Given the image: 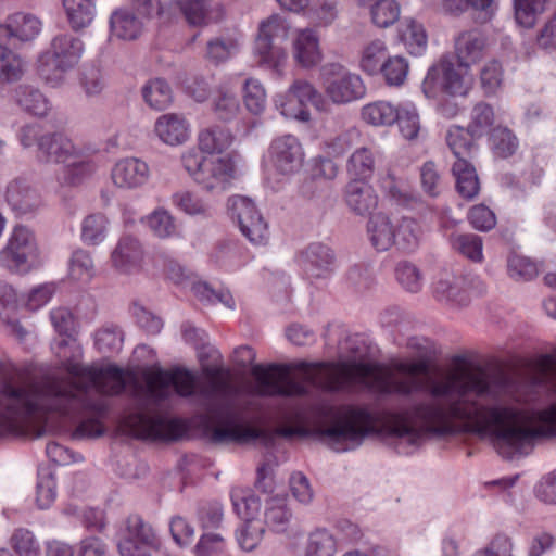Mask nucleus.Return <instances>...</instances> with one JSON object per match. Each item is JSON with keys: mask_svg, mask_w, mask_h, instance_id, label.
<instances>
[{"mask_svg": "<svg viewBox=\"0 0 556 556\" xmlns=\"http://www.w3.org/2000/svg\"><path fill=\"white\" fill-rule=\"evenodd\" d=\"M425 359L401 361L389 369L356 362L287 365V397L309 394L312 387L339 392L366 387L381 394L425 399L387 416L391 435L415 445L426 434L457 430L491 441L504 458L530 452L541 439L556 437V402L540 409L527 405V383L505 374L456 370L438 377L427 375Z\"/></svg>", "mask_w": 556, "mask_h": 556, "instance_id": "nucleus-1", "label": "nucleus"}, {"mask_svg": "<svg viewBox=\"0 0 556 556\" xmlns=\"http://www.w3.org/2000/svg\"><path fill=\"white\" fill-rule=\"evenodd\" d=\"M60 368L68 377L51 376L24 384L16 368L3 374L0 381V434L27 435L37 431V420L46 413L74 417L90 414L76 426L73 438L89 439L103 434L101 418L109 408L105 395L119 394L125 388L123 371L114 366H86L64 359Z\"/></svg>", "mask_w": 556, "mask_h": 556, "instance_id": "nucleus-2", "label": "nucleus"}, {"mask_svg": "<svg viewBox=\"0 0 556 556\" xmlns=\"http://www.w3.org/2000/svg\"><path fill=\"white\" fill-rule=\"evenodd\" d=\"M233 136L225 127L210 126L198 135V147L180 154V164L188 176L205 192L220 194L238 178L235 155L227 152Z\"/></svg>", "mask_w": 556, "mask_h": 556, "instance_id": "nucleus-3", "label": "nucleus"}, {"mask_svg": "<svg viewBox=\"0 0 556 556\" xmlns=\"http://www.w3.org/2000/svg\"><path fill=\"white\" fill-rule=\"evenodd\" d=\"M199 393L208 409L206 431L213 442L247 443L261 437L262 431L252 424L250 416L253 401L240 394L228 381L213 375Z\"/></svg>", "mask_w": 556, "mask_h": 556, "instance_id": "nucleus-4", "label": "nucleus"}, {"mask_svg": "<svg viewBox=\"0 0 556 556\" xmlns=\"http://www.w3.org/2000/svg\"><path fill=\"white\" fill-rule=\"evenodd\" d=\"M174 392L184 397L192 395L195 392V376L181 368L148 372L146 384L137 394V407L125 417V426L137 437H164L170 425L156 408Z\"/></svg>", "mask_w": 556, "mask_h": 556, "instance_id": "nucleus-5", "label": "nucleus"}, {"mask_svg": "<svg viewBox=\"0 0 556 556\" xmlns=\"http://www.w3.org/2000/svg\"><path fill=\"white\" fill-rule=\"evenodd\" d=\"M377 418L366 406L323 404L314 412L312 432L336 452L359 446L376 431Z\"/></svg>", "mask_w": 556, "mask_h": 556, "instance_id": "nucleus-6", "label": "nucleus"}, {"mask_svg": "<svg viewBox=\"0 0 556 556\" xmlns=\"http://www.w3.org/2000/svg\"><path fill=\"white\" fill-rule=\"evenodd\" d=\"M85 50L80 38L70 33L55 35L49 48L37 60V73L50 87L59 88L67 83L68 74L78 65Z\"/></svg>", "mask_w": 556, "mask_h": 556, "instance_id": "nucleus-7", "label": "nucleus"}, {"mask_svg": "<svg viewBox=\"0 0 556 556\" xmlns=\"http://www.w3.org/2000/svg\"><path fill=\"white\" fill-rule=\"evenodd\" d=\"M472 81L469 68L443 56L428 70L421 87L429 99H437L440 94L464 97L471 89Z\"/></svg>", "mask_w": 556, "mask_h": 556, "instance_id": "nucleus-8", "label": "nucleus"}, {"mask_svg": "<svg viewBox=\"0 0 556 556\" xmlns=\"http://www.w3.org/2000/svg\"><path fill=\"white\" fill-rule=\"evenodd\" d=\"M320 80L325 98L330 104L345 105L361 100L366 86L359 74L340 63H328L321 67Z\"/></svg>", "mask_w": 556, "mask_h": 556, "instance_id": "nucleus-9", "label": "nucleus"}, {"mask_svg": "<svg viewBox=\"0 0 556 556\" xmlns=\"http://www.w3.org/2000/svg\"><path fill=\"white\" fill-rule=\"evenodd\" d=\"M275 103L281 115L304 123L311 119L307 104L319 112H328L325 93H321L311 81L301 78L290 85L286 94L278 96Z\"/></svg>", "mask_w": 556, "mask_h": 556, "instance_id": "nucleus-10", "label": "nucleus"}, {"mask_svg": "<svg viewBox=\"0 0 556 556\" xmlns=\"http://www.w3.org/2000/svg\"><path fill=\"white\" fill-rule=\"evenodd\" d=\"M160 540L152 526L140 516H129L119 530L121 556H152L160 548Z\"/></svg>", "mask_w": 556, "mask_h": 556, "instance_id": "nucleus-11", "label": "nucleus"}, {"mask_svg": "<svg viewBox=\"0 0 556 556\" xmlns=\"http://www.w3.org/2000/svg\"><path fill=\"white\" fill-rule=\"evenodd\" d=\"M37 159L43 164L65 165L71 162L72 166H78L84 173L92 169V165L79 155V151L72 140L60 132L41 135L38 142Z\"/></svg>", "mask_w": 556, "mask_h": 556, "instance_id": "nucleus-12", "label": "nucleus"}, {"mask_svg": "<svg viewBox=\"0 0 556 556\" xmlns=\"http://www.w3.org/2000/svg\"><path fill=\"white\" fill-rule=\"evenodd\" d=\"M228 210L249 241L258 242L268 239L267 225L250 198L243 195L229 198Z\"/></svg>", "mask_w": 556, "mask_h": 556, "instance_id": "nucleus-13", "label": "nucleus"}, {"mask_svg": "<svg viewBox=\"0 0 556 556\" xmlns=\"http://www.w3.org/2000/svg\"><path fill=\"white\" fill-rule=\"evenodd\" d=\"M270 160L279 174L293 175L301 168L304 161L301 142L293 135H283L276 138L270 146Z\"/></svg>", "mask_w": 556, "mask_h": 556, "instance_id": "nucleus-14", "label": "nucleus"}, {"mask_svg": "<svg viewBox=\"0 0 556 556\" xmlns=\"http://www.w3.org/2000/svg\"><path fill=\"white\" fill-rule=\"evenodd\" d=\"M433 296L441 303L453 307L466 306L468 296L465 291V277L450 269H441L431 282Z\"/></svg>", "mask_w": 556, "mask_h": 556, "instance_id": "nucleus-15", "label": "nucleus"}, {"mask_svg": "<svg viewBox=\"0 0 556 556\" xmlns=\"http://www.w3.org/2000/svg\"><path fill=\"white\" fill-rule=\"evenodd\" d=\"M4 200L20 216L33 214L41 205L38 190L24 178H15L7 185Z\"/></svg>", "mask_w": 556, "mask_h": 556, "instance_id": "nucleus-16", "label": "nucleus"}, {"mask_svg": "<svg viewBox=\"0 0 556 556\" xmlns=\"http://www.w3.org/2000/svg\"><path fill=\"white\" fill-rule=\"evenodd\" d=\"M150 177V167L141 159L124 157L118 160L111 172V178L119 189L134 190L142 187Z\"/></svg>", "mask_w": 556, "mask_h": 556, "instance_id": "nucleus-17", "label": "nucleus"}, {"mask_svg": "<svg viewBox=\"0 0 556 556\" xmlns=\"http://www.w3.org/2000/svg\"><path fill=\"white\" fill-rule=\"evenodd\" d=\"M41 28L42 23L37 16L17 12L0 22V41L30 42L39 36Z\"/></svg>", "mask_w": 556, "mask_h": 556, "instance_id": "nucleus-18", "label": "nucleus"}, {"mask_svg": "<svg viewBox=\"0 0 556 556\" xmlns=\"http://www.w3.org/2000/svg\"><path fill=\"white\" fill-rule=\"evenodd\" d=\"M176 5L188 25L205 27L222 20L224 12L213 0H177Z\"/></svg>", "mask_w": 556, "mask_h": 556, "instance_id": "nucleus-19", "label": "nucleus"}, {"mask_svg": "<svg viewBox=\"0 0 556 556\" xmlns=\"http://www.w3.org/2000/svg\"><path fill=\"white\" fill-rule=\"evenodd\" d=\"M154 134L160 141L167 146H180L190 137V124L181 114L166 113L156 118Z\"/></svg>", "mask_w": 556, "mask_h": 556, "instance_id": "nucleus-20", "label": "nucleus"}, {"mask_svg": "<svg viewBox=\"0 0 556 556\" xmlns=\"http://www.w3.org/2000/svg\"><path fill=\"white\" fill-rule=\"evenodd\" d=\"M488 48V38L476 30L464 31L455 39L457 62L469 70L485 56Z\"/></svg>", "mask_w": 556, "mask_h": 556, "instance_id": "nucleus-21", "label": "nucleus"}, {"mask_svg": "<svg viewBox=\"0 0 556 556\" xmlns=\"http://www.w3.org/2000/svg\"><path fill=\"white\" fill-rule=\"evenodd\" d=\"M143 22L129 8H117L109 18L110 37L118 40H136L143 33Z\"/></svg>", "mask_w": 556, "mask_h": 556, "instance_id": "nucleus-22", "label": "nucleus"}, {"mask_svg": "<svg viewBox=\"0 0 556 556\" xmlns=\"http://www.w3.org/2000/svg\"><path fill=\"white\" fill-rule=\"evenodd\" d=\"M292 54L302 67L311 68L321 61L319 38L312 29H300L292 39Z\"/></svg>", "mask_w": 556, "mask_h": 556, "instance_id": "nucleus-23", "label": "nucleus"}, {"mask_svg": "<svg viewBox=\"0 0 556 556\" xmlns=\"http://www.w3.org/2000/svg\"><path fill=\"white\" fill-rule=\"evenodd\" d=\"M0 261L11 271L27 274L41 264L35 245H5L0 252Z\"/></svg>", "mask_w": 556, "mask_h": 556, "instance_id": "nucleus-24", "label": "nucleus"}, {"mask_svg": "<svg viewBox=\"0 0 556 556\" xmlns=\"http://www.w3.org/2000/svg\"><path fill=\"white\" fill-rule=\"evenodd\" d=\"M66 21L75 33L90 27L97 15L94 0H61Z\"/></svg>", "mask_w": 556, "mask_h": 556, "instance_id": "nucleus-25", "label": "nucleus"}, {"mask_svg": "<svg viewBox=\"0 0 556 556\" xmlns=\"http://www.w3.org/2000/svg\"><path fill=\"white\" fill-rule=\"evenodd\" d=\"M292 517V510L290 509L288 498L285 495H273L265 501L264 522L273 531L285 532L288 529Z\"/></svg>", "mask_w": 556, "mask_h": 556, "instance_id": "nucleus-26", "label": "nucleus"}, {"mask_svg": "<svg viewBox=\"0 0 556 556\" xmlns=\"http://www.w3.org/2000/svg\"><path fill=\"white\" fill-rule=\"evenodd\" d=\"M346 203L359 215L371 214L378 204V198L371 186L363 180H353L346 186Z\"/></svg>", "mask_w": 556, "mask_h": 556, "instance_id": "nucleus-27", "label": "nucleus"}, {"mask_svg": "<svg viewBox=\"0 0 556 556\" xmlns=\"http://www.w3.org/2000/svg\"><path fill=\"white\" fill-rule=\"evenodd\" d=\"M253 56L261 67L281 74L287 63L288 53L278 42L254 39Z\"/></svg>", "mask_w": 556, "mask_h": 556, "instance_id": "nucleus-28", "label": "nucleus"}, {"mask_svg": "<svg viewBox=\"0 0 556 556\" xmlns=\"http://www.w3.org/2000/svg\"><path fill=\"white\" fill-rule=\"evenodd\" d=\"M400 40L413 55H421L428 45V36L424 25L414 20L405 18L399 28Z\"/></svg>", "mask_w": 556, "mask_h": 556, "instance_id": "nucleus-29", "label": "nucleus"}, {"mask_svg": "<svg viewBox=\"0 0 556 556\" xmlns=\"http://www.w3.org/2000/svg\"><path fill=\"white\" fill-rule=\"evenodd\" d=\"M388 56V46L386 41L376 38L363 46L359 53L358 66L369 75H377Z\"/></svg>", "mask_w": 556, "mask_h": 556, "instance_id": "nucleus-30", "label": "nucleus"}, {"mask_svg": "<svg viewBox=\"0 0 556 556\" xmlns=\"http://www.w3.org/2000/svg\"><path fill=\"white\" fill-rule=\"evenodd\" d=\"M506 270L511 280L516 282H528L539 276L540 264L511 250L507 256Z\"/></svg>", "mask_w": 556, "mask_h": 556, "instance_id": "nucleus-31", "label": "nucleus"}, {"mask_svg": "<svg viewBox=\"0 0 556 556\" xmlns=\"http://www.w3.org/2000/svg\"><path fill=\"white\" fill-rule=\"evenodd\" d=\"M496 121L497 116L492 105L485 102L475 104L470 112V119L467 125L470 137L480 138L490 131H493Z\"/></svg>", "mask_w": 556, "mask_h": 556, "instance_id": "nucleus-32", "label": "nucleus"}, {"mask_svg": "<svg viewBox=\"0 0 556 556\" xmlns=\"http://www.w3.org/2000/svg\"><path fill=\"white\" fill-rule=\"evenodd\" d=\"M452 170L456 178V189L458 193L465 199H473L480 190L476 169L467 160H460L455 161Z\"/></svg>", "mask_w": 556, "mask_h": 556, "instance_id": "nucleus-33", "label": "nucleus"}, {"mask_svg": "<svg viewBox=\"0 0 556 556\" xmlns=\"http://www.w3.org/2000/svg\"><path fill=\"white\" fill-rule=\"evenodd\" d=\"M172 203L179 211L190 216L208 218L213 215L211 205L198 193L179 190L172 195Z\"/></svg>", "mask_w": 556, "mask_h": 556, "instance_id": "nucleus-34", "label": "nucleus"}, {"mask_svg": "<svg viewBox=\"0 0 556 556\" xmlns=\"http://www.w3.org/2000/svg\"><path fill=\"white\" fill-rule=\"evenodd\" d=\"M23 58L0 43V84H12L18 81L25 73Z\"/></svg>", "mask_w": 556, "mask_h": 556, "instance_id": "nucleus-35", "label": "nucleus"}, {"mask_svg": "<svg viewBox=\"0 0 556 556\" xmlns=\"http://www.w3.org/2000/svg\"><path fill=\"white\" fill-rule=\"evenodd\" d=\"M213 111L222 121H231L240 112V101L232 88L220 86L216 90L213 101Z\"/></svg>", "mask_w": 556, "mask_h": 556, "instance_id": "nucleus-36", "label": "nucleus"}, {"mask_svg": "<svg viewBox=\"0 0 556 556\" xmlns=\"http://www.w3.org/2000/svg\"><path fill=\"white\" fill-rule=\"evenodd\" d=\"M142 220L159 239H170L178 235L175 217L167 210L156 208Z\"/></svg>", "mask_w": 556, "mask_h": 556, "instance_id": "nucleus-37", "label": "nucleus"}, {"mask_svg": "<svg viewBox=\"0 0 556 556\" xmlns=\"http://www.w3.org/2000/svg\"><path fill=\"white\" fill-rule=\"evenodd\" d=\"M142 252L139 245H116L111 253L113 267L122 274H132L139 270Z\"/></svg>", "mask_w": 556, "mask_h": 556, "instance_id": "nucleus-38", "label": "nucleus"}, {"mask_svg": "<svg viewBox=\"0 0 556 556\" xmlns=\"http://www.w3.org/2000/svg\"><path fill=\"white\" fill-rule=\"evenodd\" d=\"M290 24L279 14H271L258 23L255 39L280 42L288 39Z\"/></svg>", "mask_w": 556, "mask_h": 556, "instance_id": "nucleus-39", "label": "nucleus"}, {"mask_svg": "<svg viewBox=\"0 0 556 556\" xmlns=\"http://www.w3.org/2000/svg\"><path fill=\"white\" fill-rule=\"evenodd\" d=\"M241 47V36L226 35L213 38L207 42L206 56L215 62H225L236 55Z\"/></svg>", "mask_w": 556, "mask_h": 556, "instance_id": "nucleus-40", "label": "nucleus"}, {"mask_svg": "<svg viewBox=\"0 0 556 556\" xmlns=\"http://www.w3.org/2000/svg\"><path fill=\"white\" fill-rule=\"evenodd\" d=\"M16 101L23 110L35 116H46L50 110V103L43 93L30 86H21L16 90Z\"/></svg>", "mask_w": 556, "mask_h": 556, "instance_id": "nucleus-41", "label": "nucleus"}, {"mask_svg": "<svg viewBox=\"0 0 556 556\" xmlns=\"http://www.w3.org/2000/svg\"><path fill=\"white\" fill-rule=\"evenodd\" d=\"M242 98L245 109L253 115L265 111L267 94L263 84L253 77L247 78L242 86Z\"/></svg>", "mask_w": 556, "mask_h": 556, "instance_id": "nucleus-42", "label": "nucleus"}, {"mask_svg": "<svg viewBox=\"0 0 556 556\" xmlns=\"http://www.w3.org/2000/svg\"><path fill=\"white\" fill-rule=\"evenodd\" d=\"M368 9L371 23L379 28L390 27L401 15V5L396 0H376Z\"/></svg>", "mask_w": 556, "mask_h": 556, "instance_id": "nucleus-43", "label": "nucleus"}, {"mask_svg": "<svg viewBox=\"0 0 556 556\" xmlns=\"http://www.w3.org/2000/svg\"><path fill=\"white\" fill-rule=\"evenodd\" d=\"M231 502L238 516L244 521H255L254 517L261 508L260 500L249 489L233 488Z\"/></svg>", "mask_w": 556, "mask_h": 556, "instance_id": "nucleus-44", "label": "nucleus"}, {"mask_svg": "<svg viewBox=\"0 0 556 556\" xmlns=\"http://www.w3.org/2000/svg\"><path fill=\"white\" fill-rule=\"evenodd\" d=\"M146 103L155 110L166 109L173 101L169 85L161 78L149 81L142 89Z\"/></svg>", "mask_w": 556, "mask_h": 556, "instance_id": "nucleus-45", "label": "nucleus"}, {"mask_svg": "<svg viewBox=\"0 0 556 556\" xmlns=\"http://www.w3.org/2000/svg\"><path fill=\"white\" fill-rule=\"evenodd\" d=\"M362 116L374 126H390L396 121L397 106L386 101L374 102L363 108Z\"/></svg>", "mask_w": 556, "mask_h": 556, "instance_id": "nucleus-46", "label": "nucleus"}, {"mask_svg": "<svg viewBox=\"0 0 556 556\" xmlns=\"http://www.w3.org/2000/svg\"><path fill=\"white\" fill-rule=\"evenodd\" d=\"M9 544L16 556H41L39 541L33 531L26 528L15 529Z\"/></svg>", "mask_w": 556, "mask_h": 556, "instance_id": "nucleus-47", "label": "nucleus"}, {"mask_svg": "<svg viewBox=\"0 0 556 556\" xmlns=\"http://www.w3.org/2000/svg\"><path fill=\"white\" fill-rule=\"evenodd\" d=\"M402 136L407 140L417 138L420 130L419 114L414 103L404 102L397 106L396 121Z\"/></svg>", "mask_w": 556, "mask_h": 556, "instance_id": "nucleus-48", "label": "nucleus"}, {"mask_svg": "<svg viewBox=\"0 0 556 556\" xmlns=\"http://www.w3.org/2000/svg\"><path fill=\"white\" fill-rule=\"evenodd\" d=\"M395 278L401 287L410 293H418L424 287L422 273L415 264L407 261H402L396 265Z\"/></svg>", "mask_w": 556, "mask_h": 556, "instance_id": "nucleus-49", "label": "nucleus"}, {"mask_svg": "<svg viewBox=\"0 0 556 556\" xmlns=\"http://www.w3.org/2000/svg\"><path fill=\"white\" fill-rule=\"evenodd\" d=\"M408 72V61L404 56L393 55L388 56L379 73L382 74L389 86H402L407 78Z\"/></svg>", "mask_w": 556, "mask_h": 556, "instance_id": "nucleus-50", "label": "nucleus"}, {"mask_svg": "<svg viewBox=\"0 0 556 556\" xmlns=\"http://www.w3.org/2000/svg\"><path fill=\"white\" fill-rule=\"evenodd\" d=\"M336 553L337 541L329 531L317 529L311 533L306 547L307 556H334Z\"/></svg>", "mask_w": 556, "mask_h": 556, "instance_id": "nucleus-51", "label": "nucleus"}, {"mask_svg": "<svg viewBox=\"0 0 556 556\" xmlns=\"http://www.w3.org/2000/svg\"><path fill=\"white\" fill-rule=\"evenodd\" d=\"M468 128L453 126L446 135V142L456 157V161L467 160L473 150V142L469 138Z\"/></svg>", "mask_w": 556, "mask_h": 556, "instance_id": "nucleus-52", "label": "nucleus"}, {"mask_svg": "<svg viewBox=\"0 0 556 556\" xmlns=\"http://www.w3.org/2000/svg\"><path fill=\"white\" fill-rule=\"evenodd\" d=\"M124 333L117 326H105L94 334V344L101 353H118L123 348Z\"/></svg>", "mask_w": 556, "mask_h": 556, "instance_id": "nucleus-53", "label": "nucleus"}, {"mask_svg": "<svg viewBox=\"0 0 556 556\" xmlns=\"http://www.w3.org/2000/svg\"><path fill=\"white\" fill-rule=\"evenodd\" d=\"M109 222L102 214H92L81 223V240L89 242H101L108 239Z\"/></svg>", "mask_w": 556, "mask_h": 556, "instance_id": "nucleus-54", "label": "nucleus"}, {"mask_svg": "<svg viewBox=\"0 0 556 556\" xmlns=\"http://www.w3.org/2000/svg\"><path fill=\"white\" fill-rule=\"evenodd\" d=\"M374 169L375 159L371 151L367 148L357 149L349 159L348 170L351 175L359 178V180L370 177Z\"/></svg>", "mask_w": 556, "mask_h": 556, "instance_id": "nucleus-55", "label": "nucleus"}, {"mask_svg": "<svg viewBox=\"0 0 556 556\" xmlns=\"http://www.w3.org/2000/svg\"><path fill=\"white\" fill-rule=\"evenodd\" d=\"M491 143L494 153L500 157H508L518 149V139L506 127H495L491 134Z\"/></svg>", "mask_w": 556, "mask_h": 556, "instance_id": "nucleus-56", "label": "nucleus"}, {"mask_svg": "<svg viewBox=\"0 0 556 556\" xmlns=\"http://www.w3.org/2000/svg\"><path fill=\"white\" fill-rule=\"evenodd\" d=\"M307 262L314 275L321 276L333 264L334 256L328 245H309L306 252Z\"/></svg>", "mask_w": 556, "mask_h": 556, "instance_id": "nucleus-57", "label": "nucleus"}, {"mask_svg": "<svg viewBox=\"0 0 556 556\" xmlns=\"http://www.w3.org/2000/svg\"><path fill=\"white\" fill-rule=\"evenodd\" d=\"M70 277L72 280L80 283H88L93 277V263L89 254L84 250H77L73 254Z\"/></svg>", "mask_w": 556, "mask_h": 556, "instance_id": "nucleus-58", "label": "nucleus"}, {"mask_svg": "<svg viewBox=\"0 0 556 556\" xmlns=\"http://www.w3.org/2000/svg\"><path fill=\"white\" fill-rule=\"evenodd\" d=\"M56 497L55 480L52 472L48 469L39 471V479L37 483L36 502L40 509L49 508Z\"/></svg>", "mask_w": 556, "mask_h": 556, "instance_id": "nucleus-59", "label": "nucleus"}, {"mask_svg": "<svg viewBox=\"0 0 556 556\" xmlns=\"http://www.w3.org/2000/svg\"><path fill=\"white\" fill-rule=\"evenodd\" d=\"M367 231L374 243H386L393 241L394 230L390 225L387 215L377 213L370 216Z\"/></svg>", "mask_w": 556, "mask_h": 556, "instance_id": "nucleus-60", "label": "nucleus"}, {"mask_svg": "<svg viewBox=\"0 0 556 556\" xmlns=\"http://www.w3.org/2000/svg\"><path fill=\"white\" fill-rule=\"evenodd\" d=\"M547 0H515V17L519 25L532 27L536 15L543 10Z\"/></svg>", "mask_w": 556, "mask_h": 556, "instance_id": "nucleus-61", "label": "nucleus"}, {"mask_svg": "<svg viewBox=\"0 0 556 556\" xmlns=\"http://www.w3.org/2000/svg\"><path fill=\"white\" fill-rule=\"evenodd\" d=\"M263 533L261 521H244L237 532V541L242 549L250 552L260 544Z\"/></svg>", "mask_w": 556, "mask_h": 556, "instance_id": "nucleus-62", "label": "nucleus"}, {"mask_svg": "<svg viewBox=\"0 0 556 556\" xmlns=\"http://www.w3.org/2000/svg\"><path fill=\"white\" fill-rule=\"evenodd\" d=\"M481 86L486 94H494L503 83V67L496 60L486 62L480 73Z\"/></svg>", "mask_w": 556, "mask_h": 556, "instance_id": "nucleus-63", "label": "nucleus"}, {"mask_svg": "<svg viewBox=\"0 0 556 556\" xmlns=\"http://www.w3.org/2000/svg\"><path fill=\"white\" fill-rule=\"evenodd\" d=\"M225 539L220 533L207 532L201 535L193 548L194 556H214L224 552Z\"/></svg>", "mask_w": 556, "mask_h": 556, "instance_id": "nucleus-64", "label": "nucleus"}]
</instances>
